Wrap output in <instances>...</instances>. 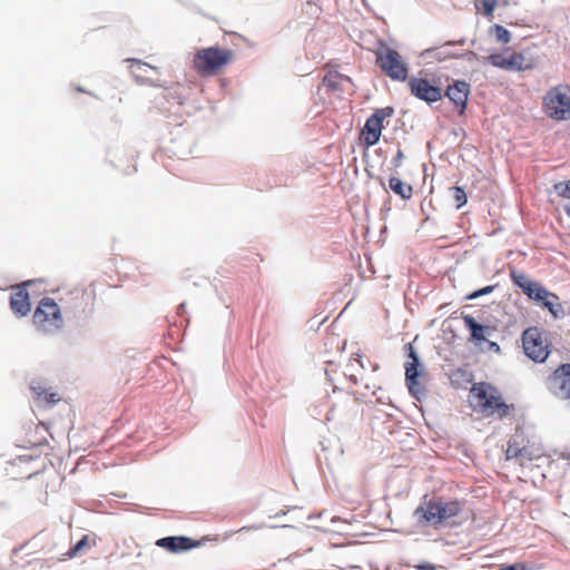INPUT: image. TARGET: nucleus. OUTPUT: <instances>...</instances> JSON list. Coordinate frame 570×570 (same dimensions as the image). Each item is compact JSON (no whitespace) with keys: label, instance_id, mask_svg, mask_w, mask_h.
Here are the masks:
<instances>
[{"label":"nucleus","instance_id":"1","mask_svg":"<svg viewBox=\"0 0 570 570\" xmlns=\"http://www.w3.org/2000/svg\"><path fill=\"white\" fill-rule=\"evenodd\" d=\"M233 56L232 50L217 46L202 48L194 56V67L202 76H210L226 66Z\"/></svg>","mask_w":570,"mask_h":570},{"label":"nucleus","instance_id":"2","mask_svg":"<svg viewBox=\"0 0 570 570\" xmlns=\"http://www.w3.org/2000/svg\"><path fill=\"white\" fill-rule=\"evenodd\" d=\"M473 396L476 399L478 406L485 413H498L500 417L508 416L512 405H508L498 390L488 383L474 384L471 390Z\"/></svg>","mask_w":570,"mask_h":570},{"label":"nucleus","instance_id":"3","mask_svg":"<svg viewBox=\"0 0 570 570\" xmlns=\"http://www.w3.org/2000/svg\"><path fill=\"white\" fill-rule=\"evenodd\" d=\"M32 317L37 328L45 334H55L62 325L60 308L50 297L41 298Z\"/></svg>","mask_w":570,"mask_h":570},{"label":"nucleus","instance_id":"4","mask_svg":"<svg viewBox=\"0 0 570 570\" xmlns=\"http://www.w3.org/2000/svg\"><path fill=\"white\" fill-rule=\"evenodd\" d=\"M404 353L410 362H406L405 367V384L409 393L416 401L421 402L426 393L425 390L420 386L419 377L423 372V364L420 361V356L413 346V343H406L404 345Z\"/></svg>","mask_w":570,"mask_h":570},{"label":"nucleus","instance_id":"5","mask_svg":"<svg viewBox=\"0 0 570 570\" xmlns=\"http://www.w3.org/2000/svg\"><path fill=\"white\" fill-rule=\"evenodd\" d=\"M375 55L377 66L387 77L397 81L407 79L409 68L396 50L384 45L377 49Z\"/></svg>","mask_w":570,"mask_h":570},{"label":"nucleus","instance_id":"6","mask_svg":"<svg viewBox=\"0 0 570 570\" xmlns=\"http://www.w3.org/2000/svg\"><path fill=\"white\" fill-rule=\"evenodd\" d=\"M544 332L539 327H528L522 333L524 354L535 363H543L551 353V344L543 338Z\"/></svg>","mask_w":570,"mask_h":570},{"label":"nucleus","instance_id":"7","mask_svg":"<svg viewBox=\"0 0 570 570\" xmlns=\"http://www.w3.org/2000/svg\"><path fill=\"white\" fill-rule=\"evenodd\" d=\"M394 115V108L391 106L384 108H377L366 119L363 128L360 132L361 145L365 148H370L380 141L382 130L384 128L383 121L385 118Z\"/></svg>","mask_w":570,"mask_h":570},{"label":"nucleus","instance_id":"8","mask_svg":"<svg viewBox=\"0 0 570 570\" xmlns=\"http://www.w3.org/2000/svg\"><path fill=\"white\" fill-rule=\"evenodd\" d=\"M547 115L554 120L570 119V95L557 88L548 91L544 98Z\"/></svg>","mask_w":570,"mask_h":570},{"label":"nucleus","instance_id":"9","mask_svg":"<svg viewBox=\"0 0 570 570\" xmlns=\"http://www.w3.org/2000/svg\"><path fill=\"white\" fill-rule=\"evenodd\" d=\"M407 85L411 95L428 105H432L443 98L442 89L439 86L432 85L426 78L412 77Z\"/></svg>","mask_w":570,"mask_h":570},{"label":"nucleus","instance_id":"10","mask_svg":"<svg viewBox=\"0 0 570 570\" xmlns=\"http://www.w3.org/2000/svg\"><path fill=\"white\" fill-rule=\"evenodd\" d=\"M547 387L559 399H570V363L561 364L549 375Z\"/></svg>","mask_w":570,"mask_h":570},{"label":"nucleus","instance_id":"11","mask_svg":"<svg viewBox=\"0 0 570 570\" xmlns=\"http://www.w3.org/2000/svg\"><path fill=\"white\" fill-rule=\"evenodd\" d=\"M487 59L493 67L510 71L530 70L534 67V65L525 58L523 52H514L509 58L504 57L502 53H492Z\"/></svg>","mask_w":570,"mask_h":570},{"label":"nucleus","instance_id":"12","mask_svg":"<svg viewBox=\"0 0 570 570\" xmlns=\"http://www.w3.org/2000/svg\"><path fill=\"white\" fill-rule=\"evenodd\" d=\"M434 498H428V494H425L422 498L421 503L415 508L413 511V519L415 520V524L417 528H434L439 529L438 518H436V510Z\"/></svg>","mask_w":570,"mask_h":570},{"label":"nucleus","instance_id":"13","mask_svg":"<svg viewBox=\"0 0 570 570\" xmlns=\"http://www.w3.org/2000/svg\"><path fill=\"white\" fill-rule=\"evenodd\" d=\"M471 92V86L465 80H453L451 85L446 87L443 96L448 97L449 100L459 110V114L462 115L466 110L468 99Z\"/></svg>","mask_w":570,"mask_h":570},{"label":"nucleus","instance_id":"14","mask_svg":"<svg viewBox=\"0 0 570 570\" xmlns=\"http://www.w3.org/2000/svg\"><path fill=\"white\" fill-rule=\"evenodd\" d=\"M156 546L171 553H183L200 546V541L185 535H168L156 541Z\"/></svg>","mask_w":570,"mask_h":570},{"label":"nucleus","instance_id":"15","mask_svg":"<svg viewBox=\"0 0 570 570\" xmlns=\"http://www.w3.org/2000/svg\"><path fill=\"white\" fill-rule=\"evenodd\" d=\"M435 509L436 510V518L439 528L444 524L445 521H448L451 518H454L459 515L464 508V503L459 500H445L443 497H433Z\"/></svg>","mask_w":570,"mask_h":570},{"label":"nucleus","instance_id":"16","mask_svg":"<svg viewBox=\"0 0 570 570\" xmlns=\"http://www.w3.org/2000/svg\"><path fill=\"white\" fill-rule=\"evenodd\" d=\"M462 320L465 328L470 333V341L475 345H480L481 343L485 342L494 331L493 327L479 323L473 316L469 314H463Z\"/></svg>","mask_w":570,"mask_h":570},{"label":"nucleus","instance_id":"17","mask_svg":"<svg viewBox=\"0 0 570 570\" xmlns=\"http://www.w3.org/2000/svg\"><path fill=\"white\" fill-rule=\"evenodd\" d=\"M30 390L32 392L33 399L40 404L45 406H53L58 401L56 393L48 392L46 383L41 379H33L30 382Z\"/></svg>","mask_w":570,"mask_h":570},{"label":"nucleus","instance_id":"18","mask_svg":"<svg viewBox=\"0 0 570 570\" xmlns=\"http://www.w3.org/2000/svg\"><path fill=\"white\" fill-rule=\"evenodd\" d=\"M454 42L446 41L442 46L429 48L422 52L424 59H433L436 61H445L448 59H459V52L451 50Z\"/></svg>","mask_w":570,"mask_h":570},{"label":"nucleus","instance_id":"19","mask_svg":"<svg viewBox=\"0 0 570 570\" xmlns=\"http://www.w3.org/2000/svg\"><path fill=\"white\" fill-rule=\"evenodd\" d=\"M10 307L17 316L28 315L31 309L29 293L26 289H20L12 294L10 296Z\"/></svg>","mask_w":570,"mask_h":570},{"label":"nucleus","instance_id":"20","mask_svg":"<svg viewBox=\"0 0 570 570\" xmlns=\"http://www.w3.org/2000/svg\"><path fill=\"white\" fill-rule=\"evenodd\" d=\"M323 86L332 91H346L345 85H352V79L348 76L342 75L337 71H328L323 80Z\"/></svg>","mask_w":570,"mask_h":570},{"label":"nucleus","instance_id":"21","mask_svg":"<svg viewBox=\"0 0 570 570\" xmlns=\"http://www.w3.org/2000/svg\"><path fill=\"white\" fill-rule=\"evenodd\" d=\"M540 306L547 308L551 315L556 318H563L566 316V309L557 294L548 291V297L541 301Z\"/></svg>","mask_w":570,"mask_h":570},{"label":"nucleus","instance_id":"22","mask_svg":"<svg viewBox=\"0 0 570 570\" xmlns=\"http://www.w3.org/2000/svg\"><path fill=\"white\" fill-rule=\"evenodd\" d=\"M505 456L508 460L511 459H528L531 460L529 451L525 446H521L518 442V436H512L507 444Z\"/></svg>","mask_w":570,"mask_h":570},{"label":"nucleus","instance_id":"23","mask_svg":"<svg viewBox=\"0 0 570 570\" xmlns=\"http://www.w3.org/2000/svg\"><path fill=\"white\" fill-rule=\"evenodd\" d=\"M389 187L395 195H399L404 200H407L412 197V194H413L412 186L409 184H405L403 180H401L397 177L390 178Z\"/></svg>","mask_w":570,"mask_h":570},{"label":"nucleus","instance_id":"24","mask_svg":"<svg viewBox=\"0 0 570 570\" xmlns=\"http://www.w3.org/2000/svg\"><path fill=\"white\" fill-rule=\"evenodd\" d=\"M524 294L535 303H540L548 297V289L542 286L539 282L532 281L530 285H527Z\"/></svg>","mask_w":570,"mask_h":570},{"label":"nucleus","instance_id":"25","mask_svg":"<svg viewBox=\"0 0 570 570\" xmlns=\"http://www.w3.org/2000/svg\"><path fill=\"white\" fill-rule=\"evenodd\" d=\"M490 33L495 37V40L500 43H508L511 40V32L501 24H493L490 28Z\"/></svg>","mask_w":570,"mask_h":570},{"label":"nucleus","instance_id":"26","mask_svg":"<svg viewBox=\"0 0 570 570\" xmlns=\"http://www.w3.org/2000/svg\"><path fill=\"white\" fill-rule=\"evenodd\" d=\"M453 200L455 202L456 209H460L468 202L465 190L461 186H454L450 188Z\"/></svg>","mask_w":570,"mask_h":570},{"label":"nucleus","instance_id":"27","mask_svg":"<svg viewBox=\"0 0 570 570\" xmlns=\"http://www.w3.org/2000/svg\"><path fill=\"white\" fill-rule=\"evenodd\" d=\"M510 277L512 279V283L519 287L523 293L527 289V285L531 284V279L527 277L525 274L519 273L515 269H511Z\"/></svg>","mask_w":570,"mask_h":570},{"label":"nucleus","instance_id":"28","mask_svg":"<svg viewBox=\"0 0 570 570\" xmlns=\"http://www.w3.org/2000/svg\"><path fill=\"white\" fill-rule=\"evenodd\" d=\"M89 544V537L83 535L80 540H78L67 552L69 558H73L79 554Z\"/></svg>","mask_w":570,"mask_h":570},{"label":"nucleus","instance_id":"29","mask_svg":"<svg viewBox=\"0 0 570 570\" xmlns=\"http://www.w3.org/2000/svg\"><path fill=\"white\" fill-rule=\"evenodd\" d=\"M495 286L497 285H488L482 288L475 289V291L471 292L470 294H468L464 298L466 301H473L481 296L489 295L494 291Z\"/></svg>","mask_w":570,"mask_h":570},{"label":"nucleus","instance_id":"30","mask_svg":"<svg viewBox=\"0 0 570 570\" xmlns=\"http://www.w3.org/2000/svg\"><path fill=\"white\" fill-rule=\"evenodd\" d=\"M553 189L557 193L558 196L562 198L569 199V190H570V183L569 180L566 181H558L553 185Z\"/></svg>","mask_w":570,"mask_h":570},{"label":"nucleus","instance_id":"31","mask_svg":"<svg viewBox=\"0 0 570 570\" xmlns=\"http://www.w3.org/2000/svg\"><path fill=\"white\" fill-rule=\"evenodd\" d=\"M482 9V13L485 17L492 16L498 0H479Z\"/></svg>","mask_w":570,"mask_h":570},{"label":"nucleus","instance_id":"32","mask_svg":"<svg viewBox=\"0 0 570 570\" xmlns=\"http://www.w3.org/2000/svg\"><path fill=\"white\" fill-rule=\"evenodd\" d=\"M128 61L131 63L130 68H132L134 66H137L138 70H140V71H146L147 68L157 70L156 67H153L149 63L142 62L138 59H128Z\"/></svg>","mask_w":570,"mask_h":570},{"label":"nucleus","instance_id":"33","mask_svg":"<svg viewBox=\"0 0 570 570\" xmlns=\"http://www.w3.org/2000/svg\"><path fill=\"white\" fill-rule=\"evenodd\" d=\"M404 159V154L403 151L399 148L397 151H396V155L393 157L391 164L393 166V168H399L402 166V160Z\"/></svg>","mask_w":570,"mask_h":570},{"label":"nucleus","instance_id":"34","mask_svg":"<svg viewBox=\"0 0 570 570\" xmlns=\"http://www.w3.org/2000/svg\"><path fill=\"white\" fill-rule=\"evenodd\" d=\"M497 570H528V568L525 567L524 563L515 562V563L502 566Z\"/></svg>","mask_w":570,"mask_h":570},{"label":"nucleus","instance_id":"35","mask_svg":"<svg viewBox=\"0 0 570 570\" xmlns=\"http://www.w3.org/2000/svg\"><path fill=\"white\" fill-rule=\"evenodd\" d=\"M459 59H465L466 61L471 62L479 59V56L474 51H464L459 52Z\"/></svg>","mask_w":570,"mask_h":570},{"label":"nucleus","instance_id":"36","mask_svg":"<svg viewBox=\"0 0 570 570\" xmlns=\"http://www.w3.org/2000/svg\"><path fill=\"white\" fill-rule=\"evenodd\" d=\"M485 342L488 343L489 351H492L498 354L501 352V347L497 342L488 341V340Z\"/></svg>","mask_w":570,"mask_h":570},{"label":"nucleus","instance_id":"37","mask_svg":"<svg viewBox=\"0 0 570 570\" xmlns=\"http://www.w3.org/2000/svg\"><path fill=\"white\" fill-rule=\"evenodd\" d=\"M419 570H436L431 563H422L419 566Z\"/></svg>","mask_w":570,"mask_h":570},{"label":"nucleus","instance_id":"38","mask_svg":"<svg viewBox=\"0 0 570 570\" xmlns=\"http://www.w3.org/2000/svg\"><path fill=\"white\" fill-rule=\"evenodd\" d=\"M185 306H186L185 303H181V304L178 305V307H177V314L178 315H183L185 313Z\"/></svg>","mask_w":570,"mask_h":570},{"label":"nucleus","instance_id":"39","mask_svg":"<svg viewBox=\"0 0 570 570\" xmlns=\"http://www.w3.org/2000/svg\"><path fill=\"white\" fill-rule=\"evenodd\" d=\"M454 46H463L465 43V38H461L459 40L453 41Z\"/></svg>","mask_w":570,"mask_h":570},{"label":"nucleus","instance_id":"40","mask_svg":"<svg viewBox=\"0 0 570 570\" xmlns=\"http://www.w3.org/2000/svg\"><path fill=\"white\" fill-rule=\"evenodd\" d=\"M563 210L568 217H570V204L563 206Z\"/></svg>","mask_w":570,"mask_h":570},{"label":"nucleus","instance_id":"41","mask_svg":"<svg viewBox=\"0 0 570 570\" xmlns=\"http://www.w3.org/2000/svg\"><path fill=\"white\" fill-rule=\"evenodd\" d=\"M325 375L327 376V380L330 382H332V377H331V374H330V370L328 368H325Z\"/></svg>","mask_w":570,"mask_h":570},{"label":"nucleus","instance_id":"42","mask_svg":"<svg viewBox=\"0 0 570 570\" xmlns=\"http://www.w3.org/2000/svg\"><path fill=\"white\" fill-rule=\"evenodd\" d=\"M564 309H566V315L567 314L570 315V304H568L567 308H564Z\"/></svg>","mask_w":570,"mask_h":570}]
</instances>
